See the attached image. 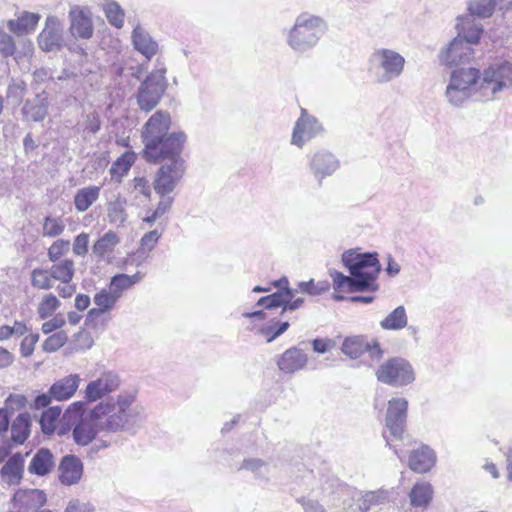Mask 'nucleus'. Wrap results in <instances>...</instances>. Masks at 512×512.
Listing matches in <instances>:
<instances>
[{
	"instance_id": "obj_1",
	"label": "nucleus",
	"mask_w": 512,
	"mask_h": 512,
	"mask_svg": "<svg viewBox=\"0 0 512 512\" xmlns=\"http://www.w3.org/2000/svg\"><path fill=\"white\" fill-rule=\"evenodd\" d=\"M99 415L104 432L135 431L144 420L143 408L135 403L133 394H119L116 400L100 402L93 408Z\"/></svg>"
},
{
	"instance_id": "obj_2",
	"label": "nucleus",
	"mask_w": 512,
	"mask_h": 512,
	"mask_svg": "<svg viewBox=\"0 0 512 512\" xmlns=\"http://www.w3.org/2000/svg\"><path fill=\"white\" fill-rule=\"evenodd\" d=\"M328 30L321 16L310 12L300 13L287 33V45L295 52L305 53L313 49Z\"/></svg>"
},
{
	"instance_id": "obj_3",
	"label": "nucleus",
	"mask_w": 512,
	"mask_h": 512,
	"mask_svg": "<svg viewBox=\"0 0 512 512\" xmlns=\"http://www.w3.org/2000/svg\"><path fill=\"white\" fill-rule=\"evenodd\" d=\"M512 89V62L504 60L491 64L483 71L479 83V101L488 102Z\"/></svg>"
},
{
	"instance_id": "obj_4",
	"label": "nucleus",
	"mask_w": 512,
	"mask_h": 512,
	"mask_svg": "<svg viewBox=\"0 0 512 512\" xmlns=\"http://www.w3.org/2000/svg\"><path fill=\"white\" fill-rule=\"evenodd\" d=\"M404 65V57L392 49L380 48L370 56V70L380 84L398 78L403 73Z\"/></svg>"
},
{
	"instance_id": "obj_5",
	"label": "nucleus",
	"mask_w": 512,
	"mask_h": 512,
	"mask_svg": "<svg viewBox=\"0 0 512 512\" xmlns=\"http://www.w3.org/2000/svg\"><path fill=\"white\" fill-rule=\"evenodd\" d=\"M186 140L187 136L183 131H173L157 140L154 145L144 146L143 157L152 163L184 160L181 153Z\"/></svg>"
},
{
	"instance_id": "obj_6",
	"label": "nucleus",
	"mask_w": 512,
	"mask_h": 512,
	"mask_svg": "<svg viewBox=\"0 0 512 512\" xmlns=\"http://www.w3.org/2000/svg\"><path fill=\"white\" fill-rule=\"evenodd\" d=\"M376 377L381 383L403 387L415 381V371L405 358L392 357L378 367Z\"/></svg>"
},
{
	"instance_id": "obj_7",
	"label": "nucleus",
	"mask_w": 512,
	"mask_h": 512,
	"mask_svg": "<svg viewBox=\"0 0 512 512\" xmlns=\"http://www.w3.org/2000/svg\"><path fill=\"white\" fill-rule=\"evenodd\" d=\"M165 69L151 72L137 91V104L142 111L150 112L160 102L166 90Z\"/></svg>"
},
{
	"instance_id": "obj_8",
	"label": "nucleus",
	"mask_w": 512,
	"mask_h": 512,
	"mask_svg": "<svg viewBox=\"0 0 512 512\" xmlns=\"http://www.w3.org/2000/svg\"><path fill=\"white\" fill-rule=\"evenodd\" d=\"M186 170L184 160L166 162L157 171L154 180V190L160 196L164 197L172 193L182 179Z\"/></svg>"
},
{
	"instance_id": "obj_9",
	"label": "nucleus",
	"mask_w": 512,
	"mask_h": 512,
	"mask_svg": "<svg viewBox=\"0 0 512 512\" xmlns=\"http://www.w3.org/2000/svg\"><path fill=\"white\" fill-rule=\"evenodd\" d=\"M37 40L42 51H59L64 44L63 21L56 15H48L45 19L44 28L39 33Z\"/></svg>"
},
{
	"instance_id": "obj_10",
	"label": "nucleus",
	"mask_w": 512,
	"mask_h": 512,
	"mask_svg": "<svg viewBox=\"0 0 512 512\" xmlns=\"http://www.w3.org/2000/svg\"><path fill=\"white\" fill-rule=\"evenodd\" d=\"M408 401L397 397L388 401L385 426L393 439H402L406 427Z\"/></svg>"
},
{
	"instance_id": "obj_11",
	"label": "nucleus",
	"mask_w": 512,
	"mask_h": 512,
	"mask_svg": "<svg viewBox=\"0 0 512 512\" xmlns=\"http://www.w3.org/2000/svg\"><path fill=\"white\" fill-rule=\"evenodd\" d=\"M323 131L322 124L316 117L309 114L306 109L301 108L300 117L295 122L291 144L302 148L305 143L312 140Z\"/></svg>"
},
{
	"instance_id": "obj_12",
	"label": "nucleus",
	"mask_w": 512,
	"mask_h": 512,
	"mask_svg": "<svg viewBox=\"0 0 512 512\" xmlns=\"http://www.w3.org/2000/svg\"><path fill=\"white\" fill-rule=\"evenodd\" d=\"M171 126L170 113L164 110H158L151 115L142 128V139L144 146L154 143L162 137L170 134Z\"/></svg>"
},
{
	"instance_id": "obj_13",
	"label": "nucleus",
	"mask_w": 512,
	"mask_h": 512,
	"mask_svg": "<svg viewBox=\"0 0 512 512\" xmlns=\"http://www.w3.org/2000/svg\"><path fill=\"white\" fill-rule=\"evenodd\" d=\"M342 262L350 274L381 270L376 252L359 253L356 250H348L342 254Z\"/></svg>"
},
{
	"instance_id": "obj_14",
	"label": "nucleus",
	"mask_w": 512,
	"mask_h": 512,
	"mask_svg": "<svg viewBox=\"0 0 512 512\" xmlns=\"http://www.w3.org/2000/svg\"><path fill=\"white\" fill-rule=\"evenodd\" d=\"M102 426L101 418L91 409L86 415L81 416L73 428L72 435L75 443L81 446L90 444L99 432H104Z\"/></svg>"
},
{
	"instance_id": "obj_15",
	"label": "nucleus",
	"mask_w": 512,
	"mask_h": 512,
	"mask_svg": "<svg viewBox=\"0 0 512 512\" xmlns=\"http://www.w3.org/2000/svg\"><path fill=\"white\" fill-rule=\"evenodd\" d=\"M69 32L74 38L90 39L94 33L91 13L88 8L72 6L69 10Z\"/></svg>"
},
{
	"instance_id": "obj_16",
	"label": "nucleus",
	"mask_w": 512,
	"mask_h": 512,
	"mask_svg": "<svg viewBox=\"0 0 512 512\" xmlns=\"http://www.w3.org/2000/svg\"><path fill=\"white\" fill-rule=\"evenodd\" d=\"M339 167L337 157L327 150L315 152L309 160V169L319 184L325 177L333 175Z\"/></svg>"
},
{
	"instance_id": "obj_17",
	"label": "nucleus",
	"mask_w": 512,
	"mask_h": 512,
	"mask_svg": "<svg viewBox=\"0 0 512 512\" xmlns=\"http://www.w3.org/2000/svg\"><path fill=\"white\" fill-rule=\"evenodd\" d=\"M474 56V51L464 39L455 37L448 47L440 54L441 61L447 66H456L469 62Z\"/></svg>"
},
{
	"instance_id": "obj_18",
	"label": "nucleus",
	"mask_w": 512,
	"mask_h": 512,
	"mask_svg": "<svg viewBox=\"0 0 512 512\" xmlns=\"http://www.w3.org/2000/svg\"><path fill=\"white\" fill-rule=\"evenodd\" d=\"M120 385L119 376L112 372L101 375L98 379L91 381L85 390V399L89 402L97 401L105 395L115 391Z\"/></svg>"
},
{
	"instance_id": "obj_19",
	"label": "nucleus",
	"mask_w": 512,
	"mask_h": 512,
	"mask_svg": "<svg viewBox=\"0 0 512 512\" xmlns=\"http://www.w3.org/2000/svg\"><path fill=\"white\" fill-rule=\"evenodd\" d=\"M132 45L136 51L142 54L147 60L154 57L159 45L150 33L140 24L137 23L131 33Z\"/></svg>"
},
{
	"instance_id": "obj_20",
	"label": "nucleus",
	"mask_w": 512,
	"mask_h": 512,
	"mask_svg": "<svg viewBox=\"0 0 512 512\" xmlns=\"http://www.w3.org/2000/svg\"><path fill=\"white\" fill-rule=\"evenodd\" d=\"M307 362L308 356L303 350L297 347H291L278 357L276 364L281 372L294 374L304 369Z\"/></svg>"
},
{
	"instance_id": "obj_21",
	"label": "nucleus",
	"mask_w": 512,
	"mask_h": 512,
	"mask_svg": "<svg viewBox=\"0 0 512 512\" xmlns=\"http://www.w3.org/2000/svg\"><path fill=\"white\" fill-rule=\"evenodd\" d=\"M83 474V463L75 455H65L59 464V480L62 484L71 486L77 484Z\"/></svg>"
},
{
	"instance_id": "obj_22",
	"label": "nucleus",
	"mask_w": 512,
	"mask_h": 512,
	"mask_svg": "<svg viewBox=\"0 0 512 512\" xmlns=\"http://www.w3.org/2000/svg\"><path fill=\"white\" fill-rule=\"evenodd\" d=\"M48 107V94L42 91L33 99L25 101L22 107V115L26 121L40 122L48 115Z\"/></svg>"
},
{
	"instance_id": "obj_23",
	"label": "nucleus",
	"mask_w": 512,
	"mask_h": 512,
	"mask_svg": "<svg viewBox=\"0 0 512 512\" xmlns=\"http://www.w3.org/2000/svg\"><path fill=\"white\" fill-rule=\"evenodd\" d=\"M41 15L38 13L23 11L16 19H9L6 22V27L15 36H24L31 34L35 31Z\"/></svg>"
},
{
	"instance_id": "obj_24",
	"label": "nucleus",
	"mask_w": 512,
	"mask_h": 512,
	"mask_svg": "<svg viewBox=\"0 0 512 512\" xmlns=\"http://www.w3.org/2000/svg\"><path fill=\"white\" fill-rule=\"evenodd\" d=\"M450 79L456 80L457 85L468 90V93L475 96L476 100L479 101L478 80L480 79V71L478 69L472 67L455 69L451 72Z\"/></svg>"
},
{
	"instance_id": "obj_25",
	"label": "nucleus",
	"mask_w": 512,
	"mask_h": 512,
	"mask_svg": "<svg viewBox=\"0 0 512 512\" xmlns=\"http://www.w3.org/2000/svg\"><path fill=\"white\" fill-rule=\"evenodd\" d=\"M435 452L428 446L423 445L413 450L409 456V467L417 473H426L435 465Z\"/></svg>"
},
{
	"instance_id": "obj_26",
	"label": "nucleus",
	"mask_w": 512,
	"mask_h": 512,
	"mask_svg": "<svg viewBox=\"0 0 512 512\" xmlns=\"http://www.w3.org/2000/svg\"><path fill=\"white\" fill-rule=\"evenodd\" d=\"M80 377L77 374L68 375L51 385L50 394L57 401L71 398L79 387Z\"/></svg>"
},
{
	"instance_id": "obj_27",
	"label": "nucleus",
	"mask_w": 512,
	"mask_h": 512,
	"mask_svg": "<svg viewBox=\"0 0 512 512\" xmlns=\"http://www.w3.org/2000/svg\"><path fill=\"white\" fill-rule=\"evenodd\" d=\"M55 467V458L52 452L47 448H40L32 457L28 471L37 476L49 474Z\"/></svg>"
},
{
	"instance_id": "obj_28",
	"label": "nucleus",
	"mask_w": 512,
	"mask_h": 512,
	"mask_svg": "<svg viewBox=\"0 0 512 512\" xmlns=\"http://www.w3.org/2000/svg\"><path fill=\"white\" fill-rule=\"evenodd\" d=\"M456 28L458 30L457 37L464 39L469 46L478 43L482 28L474 23V19L471 15L459 17Z\"/></svg>"
},
{
	"instance_id": "obj_29",
	"label": "nucleus",
	"mask_w": 512,
	"mask_h": 512,
	"mask_svg": "<svg viewBox=\"0 0 512 512\" xmlns=\"http://www.w3.org/2000/svg\"><path fill=\"white\" fill-rule=\"evenodd\" d=\"M24 458L21 453L13 454L1 469V477L8 484L18 483L22 478Z\"/></svg>"
},
{
	"instance_id": "obj_30",
	"label": "nucleus",
	"mask_w": 512,
	"mask_h": 512,
	"mask_svg": "<svg viewBox=\"0 0 512 512\" xmlns=\"http://www.w3.org/2000/svg\"><path fill=\"white\" fill-rule=\"evenodd\" d=\"M433 497V488L430 483L417 482L409 493L410 503L413 507L426 508Z\"/></svg>"
},
{
	"instance_id": "obj_31",
	"label": "nucleus",
	"mask_w": 512,
	"mask_h": 512,
	"mask_svg": "<svg viewBox=\"0 0 512 512\" xmlns=\"http://www.w3.org/2000/svg\"><path fill=\"white\" fill-rule=\"evenodd\" d=\"M379 272L368 271L364 273L351 274V292H374L378 289L376 279Z\"/></svg>"
},
{
	"instance_id": "obj_32",
	"label": "nucleus",
	"mask_w": 512,
	"mask_h": 512,
	"mask_svg": "<svg viewBox=\"0 0 512 512\" xmlns=\"http://www.w3.org/2000/svg\"><path fill=\"white\" fill-rule=\"evenodd\" d=\"M31 417L28 413L19 414L11 425V439L17 444H23L30 434Z\"/></svg>"
},
{
	"instance_id": "obj_33",
	"label": "nucleus",
	"mask_w": 512,
	"mask_h": 512,
	"mask_svg": "<svg viewBox=\"0 0 512 512\" xmlns=\"http://www.w3.org/2000/svg\"><path fill=\"white\" fill-rule=\"evenodd\" d=\"M100 195V187L88 186L77 191L74 197L75 209L78 212H85L97 201Z\"/></svg>"
},
{
	"instance_id": "obj_34",
	"label": "nucleus",
	"mask_w": 512,
	"mask_h": 512,
	"mask_svg": "<svg viewBox=\"0 0 512 512\" xmlns=\"http://www.w3.org/2000/svg\"><path fill=\"white\" fill-rule=\"evenodd\" d=\"M408 324V316L404 306L396 307L383 320L380 321V327L383 330H401Z\"/></svg>"
},
{
	"instance_id": "obj_35",
	"label": "nucleus",
	"mask_w": 512,
	"mask_h": 512,
	"mask_svg": "<svg viewBox=\"0 0 512 512\" xmlns=\"http://www.w3.org/2000/svg\"><path fill=\"white\" fill-rule=\"evenodd\" d=\"M142 274L137 272L133 275L117 274L112 277L109 289L120 298L122 293L131 288L142 279Z\"/></svg>"
},
{
	"instance_id": "obj_36",
	"label": "nucleus",
	"mask_w": 512,
	"mask_h": 512,
	"mask_svg": "<svg viewBox=\"0 0 512 512\" xmlns=\"http://www.w3.org/2000/svg\"><path fill=\"white\" fill-rule=\"evenodd\" d=\"M53 279L69 284L74 277V262L71 259H64L53 263L49 268Z\"/></svg>"
},
{
	"instance_id": "obj_37",
	"label": "nucleus",
	"mask_w": 512,
	"mask_h": 512,
	"mask_svg": "<svg viewBox=\"0 0 512 512\" xmlns=\"http://www.w3.org/2000/svg\"><path fill=\"white\" fill-rule=\"evenodd\" d=\"M457 83L458 82L456 80L450 79L446 87L445 97L450 105L454 107H461L472 96L468 93V90L460 87Z\"/></svg>"
},
{
	"instance_id": "obj_38",
	"label": "nucleus",
	"mask_w": 512,
	"mask_h": 512,
	"mask_svg": "<svg viewBox=\"0 0 512 512\" xmlns=\"http://www.w3.org/2000/svg\"><path fill=\"white\" fill-rule=\"evenodd\" d=\"M60 406H51L44 410L39 418L41 431L46 435H51L56 429V423L61 415Z\"/></svg>"
},
{
	"instance_id": "obj_39",
	"label": "nucleus",
	"mask_w": 512,
	"mask_h": 512,
	"mask_svg": "<svg viewBox=\"0 0 512 512\" xmlns=\"http://www.w3.org/2000/svg\"><path fill=\"white\" fill-rule=\"evenodd\" d=\"M119 242L120 239L118 235L113 231H108L95 242L92 248L93 253L99 257H103L111 253Z\"/></svg>"
},
{
	"instance_id": "obj_40",
	"label": "nucleus",
	"mask_w": 512,
	"mask_h": 512,
	"mask_svg": "<svg viewBox=\"0 0 512 512\" xmlns=\"http://www.w3.org/2000/svg\"><path fill=\"white\" fill-rule=\"evenodd\" d=\"M103 11L110 25L118 29L123 27L125 12L118 2L106 0L103 4Z\"/></svg>"
},
{
	"instance_id": "obj_41",
	"label": "nucleus",
	"mask_w": 512,
	"mask_h": 512,
	"mask_svg": "<svg viewBox=\"0 0 512 512\" xmlns=\"http://www.w3.org/2000/svg\"><path fill=\"white\" fill-rule=\"evenodd\" d=\"M389 500V492L379 489L376 491L366 492L359 500V508L366 512L375 505L384 504Z\"/></svg>"
},
{
	"instance_id": "obj_42",
	"label": "nucleus",
	"mask_w": 512,
	"mask_h": 512,
	"mask_svg": "<svg viewBox=\"0 0 512 512\" xmlns=\"http://www.w3.org/2000/svg\"><path fill=\"white\" fill-rule=\"evenodd\" d=\"M366 342L363 336L347 337L343 343L342 352L352 359L360 357L365 352Z\"/></svg>"
},
{
	"instance_id": "obj_43",
	"label": "nucleus",
	"mask_w": 512,
	"mask_h": 512,
	"mask_svg": "<svg viewBox=\"0 0 512 512\" xmlns=\"http://www.w3.org/2000/svg\"><path fill=\"white\" fill-rule=\"evenodd\" d=\"M135 160V153L132 151H126L111 165V175L118 176L121 178L122 176L127 174L131 166L134 164Z\"/></svg>"
},
{
	"instance_id": "obj_44",
	"label": "nucleus",
	"mask_w": 512,
	"mask_h": 512,
	"mask_svg": "<svg viewBox=\"0 0 512 512\" xmlns=\"http://www.w3.org/2000/svg\"><path fill=\"white\" fill-rule=\"evenodd\" d=\"M26 92V83L20 79H13L7 87L6 99L9 103L18 106L22 102Z\"/></svg>"
},
{
	"instance_id": "obj_45",
	"label": "nucleus",
	"mask_w": 512,
	"mask_h": 512,
	"mask_svg": "<svg viewBox=\"0 0 512 512\" xmlns=\"http://www.w3.org/2000/svg\"><path fill=\"white\" fill-rule=\"evenodd\" d=\"M50 269L35 268L31 272V285L41 290H49L53 287Z\"/></svg>"
},
{
	"instance_id": "obj_46",
	"label": "nucleus",
	"mask_w": 512,
	"mask_h": 512,
	"mask_svg": "<svg viewBox=\"0 0 512 512\" xmlns=\"http://www.w3.org/2000/svg\"><path fill=\"white\" fill-rule=\"evenodd\" d=\"M60 306L61 302L54 294L44 296L37 308L39 318L44 320L51 317Z\"/></svg>"
},
{
	"instance_id": "obj_47",
	"label": "nucleus",
	"mask_w": 512,
	"mask_h": 512,
	"mask_svg": "<svg viewBox=\"0 0 512 512\" xmlns=\"http://www.w3.org/2000/svg\"><path fill=\"white\" fill-rule=\"evenodd\" d=\"M18 501L23 504L31 505L33 507H41L43 506L47 499L46 494L38 489H31L24 492H19L16 494Z\"/></svg>"
},
{
	"instance_id": "obj_48",
	"label": "nucleus",
	"mask_w": 512,
	"mask_h": 512,
	"mask_svg": "<svg viewBox=\"0 0 512 512\" xmlns=\"http://www.w3.org/2000/svg\"><path fill=\"white\" fill-rule=\"evenodd\" d=\"M108 218L110 223L116 224L117 226H122L127 219L125 201L117 199L109 203Z\"/></svg>"
},
{
	"instance_id": "obj_49",
	"label": "nucleus",
	"mask_w": 512,
	"mask_h": 512,
	"mask_svg": "<svg viewBox=\"0 0 512 512\" xmlns=\"http://www.w3.org/2000/svg\"><path fill=\"white\" fill-rule=\"evenodd\" d=\"M496 5V0H470L468 9L471 17H489L492 15Z\"/></svg>"
},
{
	"instance_id": "obj_50",
	"label": "nucleus",
	"mask_w": 512,
	"mask_h": 512,
	"mask_svg": "<svg viewBox=\"0 0 512 512\" xmlns=\"http://www.w3.org/2000/svg\"><path fill=\"white\" fill-rule=\"evenodd\" d=\"M119 299L110 289H102L95 294L94 303L104 312H108L114 308Z\"/></svg>"
},
{
	"instance_id": "obj_51",
	"label": "nucleus",
	"mask_w": 512,
	"mask_h": 512,
	"mask_svg": "<svg viewBox=\"0 0 512 512\" xmlns=\"http://www.w3.org/2000/svg\"><path fill=\"white\" fill-rule=\"evenodd\" d=\"M65 223L60 217L47 216L43 222L42 235L44 237H57L63 233Z\"/></svg>"
},
{
	"instance_id": "obj_52",
	"label": "nucleus",
	"mask_w": 512,
	"mask_h": 512,
	"mask_svg": "<svg viewBox=\"0 0 512 512\" xmlns=\"http://www.w3.org/2000/svg\"><path fill=\"white\" fill-rule=\"evenodd\" d=\"M240 469H245V470L251 471L258 478H262V479L268 478V472H269L268 464L259 458L245 459L243 461Z\"/></svg>"
},
{
	"instance_id": "obj_53",
	"label": "nucleus",
	"mask_w": 512,
	"mask_h": 512,
	"mask_svg": "<svg viewBox=\"0 0 512 512\" xmlns=\"http://www.w3.org/2000/svg\"><path fill=\"white\" fill-rule=\"evenodd\" d=\"M289 293V291H280L268 296L261 297L257 301L256 305L266 309L281 307L284 304V299L289 296Z\"/></svg>"
},
{
	"instance_id": "obj_54",
	"label": "nucleus",
	"mask_w": 512,
	"mask_h": 512,
	"mask_svg": "<svg viewBox=\"0 0 512 512\" xmlns=\"http://www.w3.org/2000/svg\"><path fill=\"white\" fill-rule=\"evenodd\" d=\"M290 324L289 322H274L268 326H265L260 329V333L266 337L267 343H271L280 335H282L288 328Z\"/></svg>"
},
{
	"instance_id": "obj_55",
	"label": "nucleus",
	"mask_w": 512,
	"mask_h": 512,
	"mask_svg": "<svg viewBox=\"0 0 512 512\" xmlns=\"http://www.w3.org/2000/svg\"><path fill=\"white\" fill-rule=\"evenodd\" d=\"M16 43L12 35L5 32L0 26V54L4 58L12 57L16 53Z\"/></svg>"
},
{
	"instance_id": "obj_56",
	"label": "nucleus",
	"mask_w": 512,
	"mask_h": 512,
	"mask_svg": "<svg viewBox=\"0 0 512 512\" xmlns=\"http://www.w3.org/2000/svg\"><path fill=\"white\" fill-rule=\"evenodd\" d=\"M69 248V240L58 239L49 247L47 256L51 262L55 263L60 261L61 257L69 251Z\"/></svg>"
},
{
	"instance_id": "obj_57",
	"label": "nucleus",
	"mask_w": 512,
	"mask_h": 512,
	"mask_svg": "<svg viewBox=\"0 0 512 512\" xmlns=\"http://www.w3.org/2000/svg\"><path fill=\"white\" fill-rule=\"evenodd\" d=\"M67 334L64 331L56 332L50 335L43 343L42 347L45 352H55L67 342Z\"/></svg>"
},
{
	"instance_id": "obj_58",
	"label": "nucleus",
	"mask_w": 512,
	"mask_h": 512,
	"mask_svg": "<svg viewBox=\"0 0 512 512\" xmlns=\"http://www.w3.org/2000/svg\"><path fill=\"white\" fill-rule=\"evenodd\" d=\"M329 285L327 282L314 283L313 280L307 282H300L298 284V290L309 295H319L328 289Z\"/></svg>"
},
{
	"instance_id": "obj_59",
	"label": "nucleus",
	"mask_w": 512,
	"mask_h": 512,
	"mask_svg": "<svg viewBox=\"0 0 512 512\" xmlns=\"http://www.w3.org/2000/svg\"><path fill=\"white\" fill-rule=\"evenodd\" d=\"M161 237V233L158 230H152L148 233L144 234L140 240V251L142 253L150 252L156 246L159 238Z\"/></svg>"
},
{
	"instance_id": "obj_60",
	"label": "nucleus",
	"mask_w": 512,
	"mask_h": 512,
	"mask_svg": "<svg viewBox=\"0 0 512 512\" xmlns=\"http://www.w3.org/2000/svg\"><path fill=\"white\" fill-rule=\"evenodd\" d=\"M330 275L333 278V287L335 290H343L344 288H347V291L351 292L352 275L346 276L336 270H333Z\"/></svg>"
},
{
	"instance_id": "obj_61",
	"label": "nucleus",
	"mask_w": 512,
	"mask_h": 512,
	"mask_svg": "<svg viewBox=\"0 0 512 512\" xmlns=\"http://www.w3.org/2000/svg\"><path fill=\"white\" fill-rule=\"evenodd\" d=\"M39 340V334L31 333L23 338L20 344V351L23 357H29L34 352L35 344Z\"/></svg>"
},
{
	"instance_id": "obj_62",
	"label": "nucleus",
	"mask_w": 512,
	"mask_h": 512,
	"mask_svg": "<svg viewBox=\"0 0 512 512\" xmlns=\"http://www.w3.org/2000/svg\"><path fill=\"white\" fill-rule=\"evenodd\" d=\"M89 236L86 233L79 234L73 244V252L78 256H84L88 251Z\"/></svg>"
},
{
	"instance_id": "obj_63",
	"label": "nucleus",
	"mask_w": 512,
	"mask_h": 512,
	"mask_svg": "<svg viewBox=\"0 0 512 512\" xmlns=\"http://www.w3.org/2000/svg\"><path fill=\"white\" fill-rule=\"evenodd\" d=\"M313 350L316 353H326L335 347L336 343L334 340L329 338H316L311 342Z\"/></svg>"
},
{
	"instance_id": "obj_64",
	"label": "nucleus",
	"mask_w": 512,
	"mask_h": 512,
	"mask_svg": "<svg viewBox=\"0 0 512 512\" xmlns=\"http://www.w3.org/2000/svg\"><path fill=\"white\" fill-rule=\"evenodd\" d=\"M94 507L89 502H81L78 499L69 501L64 512H92Z\"/></svg>"
}]
</instances>
